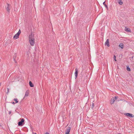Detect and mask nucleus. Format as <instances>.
<instances>
[{
    "label": "nucleus",
    "instance_id": "obj_23",
    "mask_svg": "<svg viewBox=\"0 0 134 134\" xmlns=\"http://www.w3.org/2000/svg\"><path fill=\"white\" fill-rule=\"evenodd\" d=\"M12 104H15V103L14 102H12Z\"/></svg>",
    "mask_w": 134,
    "mask_h": 134
},
{
    "label": "nucleus",
    "instance_id": "obj_12",
    "mask_svg": "<svg viewBox=\"0 0 134 134\" xmlns=\"http://www.w3.org/2000/svg\"><path fill=\"white\" fill-rule=\"evenodd\" d=\"M125 31H127L128 32H131V31L128 28H127L126 27H125Z\"/></svg>",
    "mask_w": 134,
    "mask_h": 134
},
{
    "label": "nucleus",
    "instance_id": "obj_24",
    "mask_svg": "<svg viewBox=\"0 0 134 134\" xmlns=\"http://www.w3.org/2000/svg\"><path fill=\"white\" fill-rule=\"evenodd\" d=\"M11 111H9V114H10L11 113Z\"/></svg>",
    "mask_w": 134,
    "mask_h": 134
},
{
    "label": "nucleus",
    "instance_id": "obj_6",
    "mask_svg": "<svg viewBox=\"0 0 134 134\" xmlns=\"http://www.w3.org/2000/svg\"><path fill=\"white\" fill-rule=\"evenodd\" d=\"M118 98L117 97H114L112 98L111 99V101L110 102L111 104H113L114 103V102L116 99Z\"/></svg>",
    "mask_w": 134,
    "mask_h": 134
},
{
    "label": "nucleus",
    "instance_id": "obj_29",
    "mask_svg": "<svg viewBox=\"0 0 134 134\" xmlns=\"http://www.w3.org/2000/svg\"><path fill=\"white\" fill-rule=\"evenodd\" d=\"M118 134H121L120 133H118Z\"/></svg>",
    "mask_w": 134,
    "mask_h": 134
},
{
    "label": "nucleus",
    "instance_id": "obj_5",
    "mask_svg": "<svg viewBox=\"0 0 134 134\" xmlns=\"http://www.w3.org/2000/svg\"><path fill=\"white\" fill-rule=\"evenodd\" d=\"M9 4L8 3L7 4V6L5 7L6 9L7 10L8 12L9 13L10 9V7H9Z\"/></svg>",
    "mask_w": 134,
    "mask_h": 134
},
{
    "label": "nucleus",
    "instance_id": "obj_1",
    "mask_svg": "<svg viewBox=\"0 0 134 134\" xmlns=\"http://www.w3.org/2000/svg\"><path fill=\"white\" fill-rule=\"evenodd\" d=\"M29 40L30 44L32 46H33L35 43V39L33 36L31 34L29 36Z\"/></svg>",
    "mask_w": 134,
    "mask_h": 134
},
{
    "label": "nucleus",
    "instance_id": "obj_2",
    "mask_svg": "<svg viewBox=\"0 0 134 134\" xmlns=\"http://www.w3.org/2000/svg\"><path fill=\"white\" fill-rule=\"evenodd\" d=\"M21 33V31L20 29H19L18 32H17L16 34H15L14 36V39H16L18 38L19 37V36L20 35Z\"/></svg>",
    "mask_w": 134,
    "mask_h": 134
},
{
    "label": "nucleus",
    "instance_id": "obj_19",
    "mask_svg": "<svg viewBox=\"0 0 134 134\" xmlns=\"http://www.w3.org/2000/svg\"><path fill=\"white\" fill-rule=\"evenodd\" d=\"M94 103H92L91 108L92 109H93V108L94 107Z\"/></svg>",
    "mask_w": 134,
    "mask_h": 134
},
{
    "label": "nucleus",
    "instance_id": "obj_22",
    "mask_svg": "<svg viewBox=\"0 0 134 134\" xmlns=\"http://www.w3.org/2000/svg\"><path fill=\"white\" fill-rule=\"evenodd\" d=\"M7 90H8V91H7V94H8V93L9 92V89L8 88H7Z\"/></svg>",
    "mask_w": 134,
    "mask_h": 134
},
{
    "label": "nucleus",
    "instance_id": "obj_7",
    "mask_svg": "<svg viewBox=\"0 0 134 134\" xmlns=\"http://www.w3.org/2000/svg\"><path fill=\"white\" fill-rule=\"evenodd\" d=\"M78 69L76 68L75 69V79L77 77L78 73Z\"/></svg>",
    "mask_w": 134,
    "mask_h": 134
},
{
    "label": "nucleus",
    "instance_id": "obj_9",
    "mask_svg": "<svg viewBox=\"0 0 134 134\" xmlns=\"http://www.w3.org/2000/svg\"><path fill=\"white\" fill-rule=\"evenodd\" d=\"M71 129V128L70 127H68V129H66V132L65 133H69V132H70V130Z\"/></svg>",
    "mask_w": 134,
    "mask_h": 134
},
{
    "label": "nucleus",
    "instance_id": "obj_27",
    "mask_svg": "<svg viewBox=\"0 0 134 134\" xmlns=\"http://www.w3.org/2000/svg\"><path fill=\"white\" fill-rule=\"evenodd\" d=\"M1 83H0V86H1Z\"/></svg>",
    "mask_w": 134,
    "mask_h": 134
},
{
    "label": "nucleus",
    "instance_id": "obj_28",
    "mask_svg": "<svg viewBox=\"0 0 134 134\" xmlns=\"http://www.w3.org/2000/svg\"><path fill=\"white\" fill-rule=\"evenodd\" d=\"M34 134H37L36 133H34Z\"/></svg>",
    "mask_w": 134,
    "mask_h": 134
},
{
    "label": "nucleus",
    "instance_id": "obj_14",
    "mask_svg": "<svg viewBox=\"0 0 134 134\" xmlns=\"http://www.w3.org/2000/svg\"><path fill=\"white\" fill-rule=\"evenodd\" d=\"M119 1V3L120 5H121L123 4V2L121 0H118Z\"/></svg>",
    "mask_w": 134,
    "mask_h": 134
},
{
    "label": "nucleus",
    "instance_id": "obj_25",
    "mask_svg": "<svg viewBox=\"0 0 134 134\" xmlns=\"http://www.w3.org/2000/svg\"><path fill=\"white\" fill-rule=\"evenodd\" d=\"M45 134H49V133L48 132H46Z\"/></svg>",
    "mask_w": 134,
    "mask_h": 134
},
{
    "label": "nucleus",
    "instance_id": "obj_4",
    "mask_svg": "<svg viewBox=\"0 0 134 134\" xmlns=\"http://www.w3.org/2000/svg\"><path fill=\"white\" fill-rule=\"evenodd\" d=\"M125 115L129 117H133L134 115L130 113H126L124 114Z\"/></svg>",
    "mask_w": 134,
    "mask_h": 134
},
{
    "label": "nucleus",
    "instance_id": "obj_26",
    "mask_svg": "<svg viewBox=\"0 0 134 134\" xmlns=\"http://www.w3.org/2000/svg\"><path fill=\"white\" fill-rule=\"evenodd\" d=\"M65 134H70L69 133H65Z\"/></svg>",
    "mask_w": 134,
    "mask_h": 134
},
{
    "label": "nucleus",
    "instance_id": "obj_16",
    "mask_svg": "<svg viewBox=\"0 0 134 134\" xmlns=\"http://www.w3.org/2000/svg\"><path fill=\"white\" fill-rule=\"evenodd\" d=\"M127 71H130V68L129 67V66H127Z\"/></svg>",
    "mask_w": 134,
    "mask_h": 134
},
{
    "label": "nucleus",
    "instance_id": "obj_13",
    "mask_svg": "<svg viewBox=\"0 0 134 134\" xmlns=\"http://www.w3.org/2000/svg\"><path fill=\"white\" fill-rule=\"evenodd\" d=\"M123 44L122 43H121L119 45V46L122 49L123 48Z\"/></svg>",
    "mask_w": 134,
    "mask_h": 134
},
{
    "label": "nucleus",
    "instance_id": "obj_21",
    "mask_svg": "<svg viewBox=\"0 0 134 134\" xmlns=\"http://www.w3.org/2000/svg\"><path fill=\"white\" fill-rule=\"evenodd\" d=\"M131 58L132 59V60H133V61H134V56H133Z\"/></svg>",
    "mask_w": 134,
    "mask_h": 134
},
{
    "label": "nucleus",
    "instance_id": "obj_3",
    "mask_svg": "<svg viewBox=\"0 0 134 134\" xmlns=\"http://www.w3.org/2000/svg\"><path fill=\"white\" fill-rule=\"evenodd\" d=\"M25 120L24 119H21V121L18 122V126H21L24 124L23 123L24 122Z\"/></svg>",
    "mask_w": 134,
    "mask_h": 134
},
{
    "label": "nucleus",
    "instance_id": "obj_10",
    "mask_svg": "<svg viewBox=\"0 0 134 134\" xmlns=\"http://www.w3.org/2000/svg\"><path fill=\"white\" fill-rule=\"evenodd\" d=\"M29 94V92H28V91H26V92H25V96L24 97L23 99L24 98V97H25L27 96H28Z\"/></svg>",
    "mask_w": 134,
    "mask_h": 134
},
{
    "label": "nucleus",
    "instance_id": "obj_18",
    "mask_svg": "<svg viewBox=\"0 0 134 134\" xmlns=\"http://www.w3.org/2000/svg\"><path fill=\"white\" fill-rule=\"evenodd\" d=\"M14 100L15 101V103H18V99L17 98H14Z\"/></svg>",
    "mask_w": 134,
    "mask_h": 134
},
{
    "label": "nucleus",
    "instance_id": "obj_15",
    "mask_svg": "<svg viewBox=\"0 0 134 134\" xmlns=\"http://www.w3.org/2000/svg\"><path fill=\"white\" fill-rule=\"evenodd\" d=\"M105 2H104L103 3V4L104 5L105 7L108 9V7H107V5L105 4Z\"/></svg>",
    "mask_w": 134,
    "mask_h": 134
},
{
    "label": "nucleus",
    "instance_id": "obj_20",
    "mask_svg": "<svg viewBox=\"0 0 134 134\" xmlns=\"http://www.w3.org/2000/svg\"><path fill=\"white\" fill-rule=\"evenodd\" d=\"M114 60L115 61H116V57L115 56V55H114Z\"/></svg>",
    "mask_w": 134,
    "mask_h": 134
},
{
    "label": "nucleus",
    "instance_id": "obj_11",
    "mask_svg": "<svg viewBox=\"0 0 134 134\" xmlns=\"http://www.w3.org/2000/svg\"><path fill=\"white\" fill-rule=\"evenodd\" d=\"M29 85L31 87H33L34 86V84L32 83V82L30 81L29 82Z\"/></svg>",
    "mask_w": 134,
    "mask_h": 134
},
{
    "label": "nucleus",
    "instance_id": "obj_8",
    "mask_svg": "<svg viewBox=\"0 0 134 134\" xmlns=\"http://www.w3.org/2000/svg\"><path fill=\"white\" fill-rule=\"evenodd\" d=\"M105 45H107L108 47H109L110 46L109 42V40L108 39L106 40L105 43Z\"/></svg>",
    "mask_w": 134,
    "mask_h": 134
},
{
    "label": "nucleus",
    "instance_id": "obj_17",
    "mask_svg": "<svg viewBox=\"0 0 134 134\" xmlns=\"http://www.w3.org/2000/svg\"><path fill=\"white\" fill-rule=\"evenodd\" d=\"M16 56V54H15L14 55V56L13 57V59L14 61V62L15 63H16V61H15V58H16V57H15Z\"/></svg>",
    "mask_w": 134,
    "mask_h": 134
}]
</instances>
